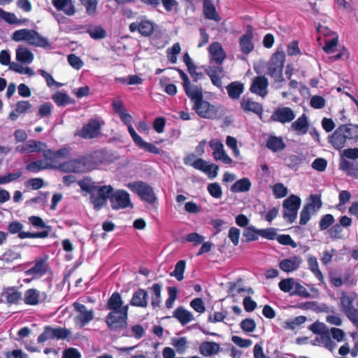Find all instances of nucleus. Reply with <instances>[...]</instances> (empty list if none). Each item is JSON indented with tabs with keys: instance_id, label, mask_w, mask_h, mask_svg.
I'll use <instances>...</instances> for the list:
<instances>
[{
	"instance_id": "nucleus-16",
	"label": "nucleus",
	"mask_w": 358,
	"mask_h": 358,
	"mask_svg": "<svg viewBox=\"0 0 358 358\" xmlns=\"http://www.w3.org/2000/svg\"><path fill=\"white\" fill-rule=\"evenodd\" d=\"M89 171L106 161V153L103 150H97L85 155Z\"/></svg>"
},
{
	"instance_id": "nucleus-33",
	"label": "nucleus",
	"mask_w": 358,
	"mask_h": 358,
	"mask_svg": "<svg viewBox=\"0 0 358 358\" xmlns=\"http://www.w3.org/2000/svg\"><path fill=\"white\" fill-rule=\"evenodd\" d=\"M340 169L345 171L348 176L358 178V162H350L343 159L340 163Z\"/></svg>"
},
{
	"instance_id": "nucleus-46",
	"label": "nucleus",
	"mask_w": 358,
	"mask_h": 358,
	"mask_svg": "<svg viewBox=\"0 0 358 358\" xmlns=\"http://www.w3.org/2000/svg\"><path fill=\"white\" fill-rule=\"evenodd\" d=\"M341 305L342 306L344 313L352 310L353 308V303L355 299L348 295L347 292H342L341 296L340 298Z\"/></svg>"
},
{
	"instance_id": "nucleus-17",
	"label": "nucleus",
	"mask_w": 358,
	"mask_h": 358,
	"mask_svg": "<svg viewBox=\"0 0 358 358\" xmlns=\"http://www.w3.org/2000/svg\"><path fill=\"white\" fill-rule=\"evenodd\" d=\"M47 145L45 143L31 140L21 146L16 148L17 151L21 153L40 152L46 150Z\"/></svg>"
},
{
	"instance_id": "nucleus-64",
	"label": "nucleus",
	"mask_w": 358,
	"mask_h": 358,
	"mask_svg": "<svg viewBox=\"0 0 358 358\" xmlns=\"http://www.w3.org/2000/svg\"><path fill=\"white\" fill-rule=\"evenodd\" d=\"M67 59L69 64L75 69H80L84 64L82 59L74 54L69 55Z\"/></svg>"
},
{
	"instance_id": "nucleus-57",
	"label": "nucleus",
	"mask_w": 358,
	"mask_h": 358,
	"mask_svg": "<svg viewBox=\"0 0 358 358\" xmlns=\"http://www.w3.org/2000/svg\"><path fill=\"white\" fill-rule=\"evenodd\" d=\"M190 307L196 312L201 314L206 311L205 303L201 298H195L190 301Z\"/></svg>"
},
{
	"instance_id": "nucleus-5",
	"label": "nucleus",
	"mask_w": 358,
	"mask_h": 358,
	"mask_svg": "<svg viewBox=\"0 0 358 358\" xmlns=\"http://www.w3.org/2000/svg\"><path fill=\"white\" fill-rule=\"evenodd\" d=\"M128 187L131 191L138 194L143 201L150 204L154 203L157 199L152 187L143 181L129 183Z\"/></svg>"
},
{
	"instance_id": "nucleus-43",
	"label": "nucleus",
	"mask_w": 358,
	"mask_h": 358,
	"mask_svg": "<svg viewBox=\"0 0 358 358\" xmlns=\"http://www.w3.org/2000/svg\"><path fill=\"white\" fill-rule=\"evenodd\" d=\"M306 320L307 317L306 316H297L292 320L285 321L282 327L285 329L294 330L296 327L301 325Z\"/></svg>"
},
{
	"instance_id": "nucleus-28",
	"label": "nucleus",
	"mask_w": 358,
	"mask_h": 358,
	"mask_svg": "<svg viewBox=\"0 0 358 358\" xmlns=\"http://www.w3.org/2000/svg\"><path fill=\"white\" fill-rule=\"evenodd\" d=\"M173 316L176 318L182 325H185L194 320L191 312L183 306H179L173 312Z\"/></svg>"
},
{
	"instance_id": "nucleus-34",
	"label": "nucleus",
	"mask_w": 358,
	"mask_h": 358,
	"mask_svg": "<svg viewBox=\"0 0 358 358\" xmlns=\"http://www.w3.org/2000/svg\"><path fill=\"white\" fill-rule=\"evenodd\" d=\"M252 184L248 178H243L238 180L234 184H233L230 190L232 192H248L251 188Z\"/></svg>"
},
{
	"instance_id": "nucleus-63",
	"label": "nucleus",
	"mask_w": 358,
	"mask_h": 358,
	"mask_svg": "<svg viewBox=\"0 0 358 358\" xmlns=\"http://www.w3.org/2000/svg\"><path fill=\"white\" fill-rule=\"evenodd\" d=\"M82 5H83L88 14H94L96 11L97 0H80Z\"/></svg>"
},
{
	"instance_id": "nucleus-29",
	"label": "nucleus",
	"mask_w": 358,
	"mask_h": 358,
	"mask_svg": "<svg viewBox=\"0 0 358 358\" xmlns=\"http://www.w3.org/2000/svg\"><path fill=\"white\" fill-rule=\"evenodd\" d=\"M56 167L57 166L51 164L50 162L39 159L27 164L26 166V169L31 173H38L42 170L53 169Z\"/></svg>"
},
{
	"instance_id": "nucleus-41",
	"label": "nucleus",
	"mask_w": 358,
	"mask_h": 358,
	"mask_svg": "<svg viewBox=\"0 0 358 358\" xmlns=\"http://www.w3.org/2000/svg\"><path fill=\"white\" fill-rule=\"evenodd\" d=\"M266 147L273 152H278L284 149L285 145L282 138L271 136L266 141Z\"/></svg>"
},
{
	"instance_id": "nucleus-11",
	"label": "nucleus",
	"mask_w": 358,
	"mask_h": 358,
	"mask_svg": "<svg viewBox=\"0 0 358 358\" xmlns=\"http://www.w3.org/2000/svg\"><path fill=\"white\" fill-rule=\"evenodd\" d=\"M71 148L69 146H65L59 149L57 151H54L51 149H47L43 150V157L44 159L54 166L57 163L59 159L68 158L70 156Z\"/></svg>"
},
{
	"instance_id": "nucleus-13",
	"label": "nucleus",
	"mask_w": 358,
	"mask_h": 358,
	"mask_svg": "<svg viewBox=\"0 0 358 358\" xmlns=\"http://www.w3.org/2000/svg\"><path fill=\"white\" fill-rule=\"evenodd\" d=\"M294 118L295 114L289 107L277 108L271 117L273 121L279 122L282 124L290 122Z\"/></svg>"
},
{
	"instance_id": "nucleus-14",
	"label": "nucleus",
	"mask_w": 358,
	"mask_h": 358,
	"mask_svg": "<svg viewBox=\"0 0 358 358\" xmlns=\"http://www.w3.org/2000/svg\"><path fill=\"white\" fill-rule=\"evenodd\" d=\"M47 299L45 292H41L34 288L28 289L24 295V301L27 305L36 306L44 302Z\"/></svg>"
},
{
	"instance_id": "nucleus-36",
	"label": "nucleus",
	"mask_w": 358,
	"mask_h": 358,
	"mask_svg": "<svg viewBox=\"0 0 358 358\" xmlns=\"http://www.w3.org/2000/svg\"><path fill=\"white\" fill-rule=\"evenodd\" d=\"M52 99L58 106H64L75 103V100L71 98L66 93L59 91L56 92L52 95Z\"/></svg>"
},
{
	"instance_id": "nucleus-27",
	"label": "nucleus",
	"mask_w": 358,
	"mask_h": 358,
	"mask_svg": "<svg viewBox=\"0 0 358 358\" xmlns=\"http://www.w3.org/2000/svg\"><path fill=\"white\" fill-rule=\"evenodd\" d=\"M52 3L57 10L63 11L67 15H73L76 12L72 0H52Z\"/></svg>"
},
{
	"instance_id": "nucleus-54",
	"label": "nucleus",
	"mask_w": 358,
	"mask_h": 358,
	"mask_svg": "<svg viewBox=\"0 0 358 358\" xmlns=\"http://www.w3.org/2000/svg\"><path fill=\"white\" fill-rule=\"evenodd\" d=\"M295 280L294 278H286L280 281L278 286L281 291L284 292H292L294 288Z\"/></svg>"
},
{
	"instance_id": "nucleus-35",
	"label": "nucleus",
	"mask_w": 358,
	"mask_h": 358,
	"mask_svg": "<svg viewBox=\"0 0 358 358\" xmlns=\"http://www.w3.org/2000/svg\"><path fill=\"white\" fill-rule=\"evenodd\" d=\"M16 59L21 63L30 64L34 59V54L27 48L20 46L16 50Z\"/></svg>"
},
{
	"instance_id": "nucleus-20",
	"label": "nucleus",
	"mask_w": 358,
	"mask_h": 358,
	"mask_svg": "<svg viewBox=\"0 0 358 358\" xmlns=\"http://www.w3.org/2000/svg\"><path fill=\"white\" fill-rule=\"evenodd\" d=\"M220 350V345L213 341H203L199 347V353L206 357H213Z\"/></svg>"
},
{
	"instance_id": "nucleus-12",
	"label": "nucleus",
	"mask_w": 358,
	"mask_h": 358,
	"mask_svg": "<svg viewBox=\"0 0 358 358\" xmlns=\"http://www.w3.org/2000/svg\"><path fill=\"white\" fill-rule=\"evenodd\" d=\"M131 32L138 31L141 36L145 37L150 36L155 30L154 23L148 20H142L140 22H131L129 27Z\"/></svg>"
},
{
	"instance_id": "nucleus-23",
	"label": "nucleus",
	"mask_w": 358,
	"mask_h": 358,
	"mask_svg": "<svg viewBox=\"0 0 358 358\" xmlns=\"http://www.w3.org/2000/svg\"><path fill=\"white\" fill-rule=\"evenodd\" d=\"M148 294L145 289L139 288L134 292L129 303L132 306L146 308L148 304Z\"/></svg>"
},
{
	"instance_id": "nucleus-24",
	"label": "nucleus",
	"mask_w": 358,
	"mask_h": 358,
	"mask_svg": "<svg viewBox=\"0 0 358 358\" xmlns=\"http://www.w3.org/2000/svg\"><path fill=\"white\" fill-rule=\"evenodd\" d=\"M268 86V82L264 76H257L253 79L250 90L259 96H264L266 92H263Z\"/></svg>"
},
{
	"instance_id": "nucleus-4",
	"label": "nucleus",
	"mask_w": 358,
	"mask_h": 358,
	"mask_svg": "<svg viewBox=\"0 0 358 358\" xmlns=\"http://www.w3.org/2000/svg\"><path fill=\"white\" fill-rule=\"evenodd\" d=\"M285 63V54L284 52L274 53L268 63L267 75L273 78L277 83L282 82L284 80L282 71Z\"/></svg>"
},
{
	"instance_id": "nucleus-38",
	"label": "nucleus",
	"mask_w": 358,
	"mask_h": 358,
	"mask_svg": "<svg viewBox=\"0 0 358 358\" xmlns=\"http://www.w3.org/2000/svg\"><path fill=\"white\" fill-rule=\"evenodd\" d=\"M152 292V301L151 305L153 308H156L160 306L162 302L161 293L162 289V285L159 283H155L150 288Z\"/></svg>"
},
{
	"instance_id": "nucleus-49",
	"label": "nucleus",
	"mask_w": 358,
	"mask_h": 358,
	"mask_svg": "<svg viewBox=\"0 0 358 358\" xmlns=\"http://www.w3.org/2000/svg\"><path fill=\"white\" fill-rule=\"evenodd\" d=\"M310 201L305 206L313 211H316L322 207V203L320 195L311 194L310 196Z\"/></svg>"
},
{
	"instance_id": "nucleus-37",
	"label": "nucleus",
	"mask_w": 358,
	"mask_h": 358,
	"mask_svg": "<svg viewBox=\"0 0 358 358\" xmlns=\"http://www.w3.org/2000/svg\"><path fill=\"white\" fill-rule=\"evenodd\" d=\"M123 304L121 295L119 292H115L112 294L107 302V308L110 310V312H117Z\"/></svg>"
},
{
	"instance_id": "nucleus-2",
	"label": "nucleus",
	"mask_w": 358,
	"mask_h": 358,
	"mask_svg": "<svg viewBox=\"0 0 358 358\" xmlns=\"http://www.w3.org/2000/svg\"><path fill=\"white\" fill-rule=\"evenodd\" d=\"M194 102L193 109L203 118L213 119L217 115V108L208 101L203 100L201 88L194 86L193 91L187 95Z\"/></svg>"
},
{
	"instance_id": "nucleus-47",
	"label": "nucleus",
	"mask_w": 358,
	"mask_h": 358,
	"mask_svg": "<svg viewBox=\"0 0 358 358\" xmlns=\"http://www.w3.org/2000/svg\"><path fill=\"white\" fill-rule=\"evenodd\" d=\"M185 265V260H179L175 266V269L171 273V275L174 276L178 281L183 280Z\"/></svg>"
},
{
	"instance_id": "nucleus-9",
	"label": "nucleus",
	"mask_w": 358,
	"mask_h": 358,
	"mask_svg": "<svg viewBox=\"0 0 358 358\" xmlns=\"http://www.w3.org/2000/svg\"><path fill=\"white\" fill-rule=\"evenodd\" d=\"M49 271V266L46 259L43 258H37L34 262V265L29 269L24 271L25 275H31V279L24 280L27 282H30L32 280L40 278L45 275Z\"/></svg>"
},
{
	"instance_id": "nucleus-8",
	"label": "nucleus",
	"mask_w": 358,
	"mask_h": 358,
	"mask_svg": "<svg viewBox=\"0 0 358 358\" xmlns=\"http://www.w3.org/2000/svg\"><path fill=\"white\" fill-rule=\"evenodd\" d=\"M73 306L78 314L75 317V324L80 328L84 327L94 319L93 310H87L86 306L78 302H75Z\"/></svg>"
},
{
	"instance_id": "nucleus-59",
	"label": "nucleus",
	"mask_w": 358,
	"mask_h": 358,
	"mask_svg": "<svg viewBox=\"0 0 358 358\" xmlns=\"http://www.w3.org/2000/svg\"><path fill=\"white\" fill-rule=\"evenodd\" d=\"M43 185L44 181L41 178H31L25 182V186L27 188L34 190L39 189L43 187Z\"/></svg>"
},
{
	"instance_id": "nucleus-32",
	"label": "nucleus",
	"mask_w": 358,
	"mask_h": 358,
	"mask_svg": "<svg viewBox=\"0 0 358 358\" xmlns=\"http://www.w3.org/2000/svg\"><path fill=\"white\" fill-rule=\"evenodd\" d=\"M203 13L206 18L219 22L221 18L216 11L213 0H203Z\"/></svg>"
},
{
	"instance_id": "nucleus-1",
	"label": "nucleus",
	"mask_w": 358,
	"mask_h": 358,
	"mask_svg": "<svg viewBox=\"0 0 358 358\" xmlns=\"http://www.w3.org/2000/svg\"><path fill=\"white\" fill-rule=\"evenodd\" d=\"M78 185L83 191L87 192L90 196V201L95 210H99L106 204L108 199L111 208L113 210L124 209L132 206L129 194L122 189L114 191L110 185L97 186L90 178L85 177L78 182Z\"/></svg>"
},
{
	"instance_id": "nucleus-51",
	"label": "nucleus",
	"mask_w": 358,
	"mask_h": 358,
	"mask_svg": "<svg viewBox=\"0 0 358 358\" xmlns=\"http://www.w3.org/2000/svg\"><path fill=\"white\" fill-rule=\"evenodd\" d=\"M171 343L176 348L177 352L180 354L183 353L187 347V341L185 337L173 338Z\"/></svg>"
},
{
	"instance_id": "nucleus-6",
	"label": "nucleus",
	"mask_w": 358,
	"mask_h": 358,
	"mask_svg": "<svg viewBox=\"0 0 358 358\" xmlns=\"http://www.w3.org/2000/svg\"><path fill=\"white\" fill-rule=\"evenodd\" d=\"M301 203V199L294 194H292L283 201V217L287 222L291 224L294 222L297 217V213L300 208Z\"/></svg>"
},
{
	"instance_id": "nucleus-48",
	"label": "nucleus",
	"mask_w": 358,
	"mask_h": 358,
	"mask_svg": "<svg viewBox=\"0 0 358 358\" xmlns=\"http://www.w3.org/2000/svg\"><path fill=\"white\" fill-rule=\"evenodd\" d=\"M54 329L55 328L50 326H45L43 333H41L37 338L38 343H41L47 340L55 338Z\"/></svg>"
},
{
	"instance_id": "nucleus-60",
	"label": "nucleus",
	"mask_w": 358,
	"mask_h": 358,
	"mask_svg": "<svg viewBox=\"0 0 358 358\" xmlns=\"http://www.w3.org/2000/svg\"><path fill=\"white\" fill-rule=\"evenodd\" d=\"M141 149H143L147 152H149L152 154H159V149L155 146L154 144L145 142L143 140V138L138 142L136 145Z\"/></svg>"
},
{
	"instance_id": "nucleus-58",
	"label": "nucleus",
	"mask_w": 358,
	"mask_h": 358,
	"mask_svg": "<svg viewBox=\"0 0 358 358\" xmlns=\"http://www.w3.org/2000/svg\"><path fill=\"white\" fill-rule=\"evenodd\" d=\"M29 221L35 227L40 229H52V227L50 225H47L45 222L43 221V220L38 216L32 215L29 217Z\"/></svg>"
},
{
	"instance_id": "nucleus-55",
	"label": "nucleus",
	"mask_w": 358,
	"mask_h": 358,
	"mask_svg": "<svg viewBox=\"0 0 358 358\" xmlns=\"http://www.w3.org/2000/svg\"><path fill=\"white\" fill-rule=\"evenodd\" d=\"M273 192L275 198L280 199L287 196V188L282 183H276L273 187Z\"/></svg>"
},
{
	"instance_id": "nucleus-31",
	"label": "nucleus",
	"mask_w": 358,
	"mask_h": 358,
	"mask_svg": "<svg viewBox=\"0 0 358 358\" xmlns=\"http://www.w3.org/2000/svg\"><path fill=\"white\" fill-rule=\"evenodd\" d=\"M226 89L231 99H238L244 91V85L239 81H234L229 83Z\"/></svg>"
},
{
	"instance_id": "nucleus-19",
	"label": "nucleus",
	"mask_w": 358,
	"mask_h": 358,
	"mask_svg": "<svg viewBox=\"0 0 358 358\" xmlns=\"http://www.w3.org/2000/svg\"><path fill=\"white\" fill-rule=\"evenodd\" d=\"M347 140L348 139L345 134H343V127H339L329 136V142L337 150L344 148Z\"/></svg>"
},
{
	"instance_id": "nucleus-10",
	"label": "nucleus",
	"mask_w": 358,
	"mask_h": 358,
	"mask_svg": "<svg viewBox=\"0 0 358 358\" xmlns=\"http://www.w3.org/2000/svg\"><path fill=\"white\" fill-rule=\"evenodd\" d=\"M101 132V124L96 119H90L78 131V135L85 139L96 138Z\"/></svg>"
},
{
	"instance_id": "nucleus-25",
	"label": "nucleus",
	"mask_w": 358,
	"mask_h": 358,
	"mask_svg": "<svg viewBox=\"0 0 358 358\" xmlns=\"http://www.w3.org/2000/svg\"><path fill=\"white\" fill-rule=\"evenodd\" d=\"M192 166L197 170L204 173H212V178H215L217 175L218 166L214 164H208L207 162L201 158L196 159Z\"/></svg>"
},
{
	"instance_id": "nucleus-53",
	"label": "nucleus",
	"mask_w": 358,
	"mask_h": 358,
	"mask_svg": "<svg viewBox=\"0 0 358 358\" xmlns=\"http://www.w3.org/2000/svg\"><path fill=\"white\" fill-rule=\"evenodd\" d=\"M90 36L94 39H101L106 36V31L101 26H96L87 31Z\"/></svg>"
},
{
	"instance_id": "nucleus-21",
	"label": "nucleus",
	"mask_w": 358,
	"mask_h": 358,
	"mask_svg": "<svg viewBox=\"0 0 358 358\" xmlns=\"http://www.w3.org/2000/svg\"><path fill=\"white\" fill-rule=\"evenodd\" d=\"M302 259L299 256H293L284 259L279 262V268L284 272L290 273L296 271L301 265Z\"/></svg>"
},
{
	"instance_id": "nucleus-61",
	"label": "nucleus",
	"mask_w": 358,
	"mask_h": 358,
	"mask_svg": "<svg viewBox=\"0 0 358 358\" xmlns=\"http://www.w3.org/2000/svg\"><path fill=\"white\" fill-rule=\"evenodd\" d=\"M22 171H19L15 173H9L7 175L5 176H0V184H6L10 182L14 181L15 180H17L22 176Z\"/></svg>"
},
{
	"instance_id": "nucleus-3",
	"label": "nucleus",
	"mask_w": 358,
	"mask_h": 358,
	"mask_svg": "<svg viewBox=\"0 0 358 358\" xmlns=\"http://www.w3.org/2000/svg\"><path fill=\"white\" fill-rule=\"evenodd\" d=\"M129 305L123 306L117 312H110L105 322L112 331H120L127 327Z\"/></svg>"
},
{
	"instance_id": "nucleus-22",
	"label": "nucleus",
	"mask_w": 358,
	"mask_h": 358,
	"mask_svg": "<svg viewBox=\"0 0 358 358\" xmlns=\"http://www.w3.org/2000/svg\"><path fill=\"white\" fill-rule=\"evenodd\" d=\"M208 52L211 59L218 65L222 64L226 57V54L219 42L212 43L208 48Z\"/></svg>"
},
{
	"instance_id": "nucleus-45",
	"label": "nucleus",
	"mask_w": 358,
	"mask_h": 358,
	"mask_svg": "<svg viewBox=\"0 0 358 358\" xmlns=\"http://www.w3.org/2000/svg\"><path fill=\"white\" fill-rule=\"evenodd\" d=\"M169 69H173V70H176V71H178V73L180 75V78L183 81V87H184V90H185L186 95H188L189 94H190L193 91L194 87L191 86L189 79L188 76H187V74L184 72V71L179 68H177V67H169Z\"/></svg>"
},
{
	"instance_id": "nucleus-30",
	"label": "nucleus",
	"mask_w": 358,
	"mask_h": 358,
	"mask_svg": "<svg viewBox=\"0 0 358 358\" xmlns=\"http://www.w3.org/2000/svg\"><path fill=\"white\" fill-rule=\"evenodd\" d=\"M308 127V117L305 113L293 122L291 125L292 129L296 131L301 135H304L307 133Z\"/></svg>"
},
{
	"instance_id": "nucleus-62",
	"label": "nucleus",
	"mask_w": 358,
	"mask_h": 358,
	"mask_svg": "<svg viewBox=\"0 0 358 358\" xmlns=\"http://www.w3.org/2000/svg\"><path fill=\"white\" fill-rule=\"evenodd\" d=\"M10 69L12 71H14L16 73H19L21 74H27L29 76H33L34 74L33 70L29 67H23L22 66L17 64V63H12L10 66Z\"/></svg>"
},
{
	"instance_id": "nucleus-50",
	"label": "nucleus",
	"mask_w": 358,
	"mask_h": 358,
	"mask_svg": "<svg viewBox=\"0 0 358 358\" xmlns=\"http://www.w3.org/2000/svg\"><path fill=\"white\" fill-rule=\"evenodd\" d=\"M207 189L211 196L220 199L222 196V189L218 182H213L208 185Z\"/></svg>"
},
{
	"instance_id": "nucleus-56",
	"label": "nucleus",
	"mask_w": 358,
	"mask_h": 358,
	"mask_svg": "<svg viewBox=\"0 0 358 358\" xmlns=\"http://www.w3.org/2000/svg\"><path fill=\"white\" fill-rule=\"evenodd\" d=\"M334 217L331 214H326L323 215L319 223L320 230L323 231L327 229L334 224Z\"/></svg>"
},
{
	"instance_id": "nucleus-18",
	"label": "nucleus",
	"mask_w": 358,
	"mask_h": 358,
	"mask_svg": "<svg viewBox=\"0 0 358 358\" xmlns=\"http://www.w3.org/2000/svg\"><path fill=\"white\" fill-rule=\"evenodd\" d=\"M240 103L241 108L244 112H252L260 117H262L264 110L261 103L253 101L251 99L245 98V96L243 97Z\"/></svg>"
},
{
	"instance_id": "nucleus-39",
	"label": "nucleus",
	"mask_w": 358,
	"mask_h": 358,
	"mask_svg": "<svg viewBox=\"0 0 358 358\" xmlns=\"http://www.w3.org/2000/svg\"><path fill=\"white\" fill-rule=\"evenodd\" d=\"M339 127H343V134L348 140L358 139V125L354 124H341Z\"/></svg>"
},
{
	"instance_id": "nucleus-26",
	"label": "nucleus",
	"mask_w": 358,
	"mask_h": 358,
	"mask_svg": "<svg viewBox=\"0 0 358 358\" xmlns=\"http://www.w3.org/2000/svg\"><path fill=\"white\" fill-rule=\"evenodd\" d=\"M27 43L38 47L47 48L50 45L48 40L43 37L39 33L33 29H29Z\"/></svg>"
},
{
	"instance_id": "nucleus-7",
	"label": "nucleus",
	"mask_w": 358,
	"mask_h": 358,
	"mask_svg": "<svg viewBox=\"0 0 358 358\" xmlns=\"http://www.w3.org/2000/svg\"><path fill=\"white\" fill-rule=\"evenodd\" d=\"M58 168L64 173H80L89 171L85 155L60 163Z\"/></svg>"
},
{
	"instance_id": "nucleus-42",
	"label": "nucleus",
	"mask_w": 358,
	"mask_h": 358,
	"mask_svg": "<svg viewBox=\"0 0 358 358\" xmlns=\"http://www.w3.org/2000/svg\"><path fill=\"white\" fill-rule=\"evenodd\" d=\"M5 294L7 302L11 304L17 303L22 298L21 292L17 291L14 287L6 288L5 289Z\"/></svg>"
},
{
	"instance_id": "nucleus-52",
	"label": "nucleus",
	"mask_w": 358,
	"mask_h": 358,
	"mask_svg": "<svg viewBox=\"0 0 358 358\" xmlns=\"http://www.w3.org/2000/svg\"><path fill=\"white\" fill-rule=\"evenodd\" d=\"M256 326L255 321L252 318L244 319L240 324L241 329L248 333L253 332L256 329Z\"/></svg>"
},
{
	"instance_id": "nucleus-44",
	"label": "nucleus",
	"mask_w": 358,
	"mask_h": 358,
	"mask_svg": "<svg viewBox=\"0 0 358 358\" xmlns=\"http://www.w3.org/2000/svg\"><path fill=\"white\" fill-rule=\"evenodd\" d=\"M259 230V229H255L253 226L245 227L243 231L244 239H243V241L251 242L258 240L259 236H260Z\"/></svg>"
},
{
	"instance_id": "nucleus-15",
	"label": "nucleus",
	"mask_w": 358,
	"mask_h": 358,
	"mask_svg": "<svg viewBox=\"0 0 358 358\" xmlns=\"http://www.w3.org/2000/svg\"><path fill=\"white\" fill-rule=\"evenodd\" d=\"M253 38V28L251 25H248L245 33L239 38V44L241 52L248 55L254 49V45L252 42Z\"/></svg>"
},
{
	"instance_id": "nucleus-40",
	"label": "nucleus",
	"mask_w": 358,
	"mask_h": 358,
	"mask_svg": "<svg viewBox=\"0 0 358 358\" xmlns=\"http://www.w3.org/2000/svg\"><path fill=\"white\" fill-rule=\"evenodd\" d=\"M308 264L309 269L313 272L315 276L320 281L322 282L324 276L322 271L319 268L318 262L317 258L313 255H310L308 257Z\"/></svg>"
}]
</instances>
